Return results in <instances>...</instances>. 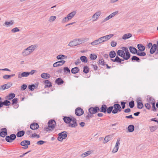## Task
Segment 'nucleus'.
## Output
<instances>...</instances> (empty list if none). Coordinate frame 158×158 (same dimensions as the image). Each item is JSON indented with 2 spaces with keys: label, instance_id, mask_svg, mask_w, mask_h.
<instances>
[{
  "label": "nucleus",
  "instance_id": "nucleus-1",
  "mask_svg": "<svg viewBox=\"0 0 158 158\" xmlns=\"http://www.w3.org/2000/svg\"><path fill=\"white\" fill-rule=\"evenodd\" d=\"M121 49L122 50H119L117 51V54L123 57L124 60H128L131 56L128 48L125 47H122Z\"/></svg>",
  "mask_w": 158,
  "mask_h": 158
},
{
  "label": "nucleus",
  "instance_id": "nucleus-2",
  "mask_svg": "<svg viewBox=\"0 0 158 158\" xmlns=\"http://www.w3.org/2000/svg\"><path fill=\"white\" fill-rule=\"evenodd\" d=\"M38 47L37 44L32 45L29 46L23 50L22 52V55L23 56L30 55Z\"/></svg>",
  "mask_w": 158,
  "mask_h": 158
},
{
  "label": "nucleus",
  "instance_id": "nucleus-3",
  "mask_svg": "<svg viewBox=\"0 0 158 158\" xmlns=\"http://www.w3.org/2000/svg\"><path fill=\"white\" fill-rule=\"evenodd\" d=\"M130 51L132 54H136L138 56H144L146 55V53L144 52L138 51L134 47L130 46L129 48Z\"/></svg>",
  "mask_w": 158,
  "mask_h": 158
},
{
  "label": "nucleus",
  "instance_id": "nucleus-4",
  "mask_svg": "<svg viewBox=\"0 0 158 158\" xmlns=\"http://www.w3.org/2000/svg\"><path fill=\"white\" fill-rule=\"evenodd\" d=\"M56 125L55 121L54 120H51L48 123V127L46 128V131H52L53 130Z\"/></svg>",
  "mask_w": 158,
  "mask_h": 158
},
{
  "label": "nucleus",
  "instance_id": "nucleus-5",
  "mask_svg": "<svg viewBox=\"0 0 158 158\" xmlns=\"http://www.w3.org/2000/svg\"><path fill=\"white\" fill-rule=\"evenodd\" d=\"M82 43V40L80 39L75 40L70 42L69 44L68 45L70 47L76 46Z\"/></svg>",
  "mask_w": 158,
  "mask_h": 158
},
{
  "label": "nucleus",
  "instance_id": "nucleus-6",
  "mask_svg": "<svg viewBox=\"0 0 158 158\" xmlns=\"http://www.w3.org/2000/svg\"><path fill=\"white\" fill-rule=\"evenodd\" d=\"M114 109L112 110V113L115 114L120 112L122 110V108L120 105L118 104H115L113 106Z\"/></svg>",
  "mask_w": 158,
  "mask_h": 158
},
{
  "label": "nucleus",
  "instance_id": "nucleus-7",
  "mask_svg": "<svg viewBox=\"0 0 158 158\" xmlns=\"http://www.w3.org/2000/svg\"><path fill=\"white\" fill-rule=\"evenodd\" d=\"M58 135L57 139L58 141H62L63 139H65L67 136L66 132L65 131L59 133Z\"/></svg>",
  "mask_w": 158,
  "mask_h": 158
},
{
  "label": "nucleus",
  "instance_id": "nucleus-8",
  "mask_svg": "<svg viewBox=\"0 0 158 158\" xmlns=\"http://www.w3.org/2000/svg\"><path fill=\"white\" fill-rule=\"evenodd\" d=\"M16 138V135L14 134H11L10 136H7L6 137V140L8 142L11 143Z\"/></svg>",
  "mask_w": 158,
  "mask_h": 158
},
{
  "label": "nucleus",
  "instance_id": "nucleus-9",
  "mask_svg": "<svg viewBox=\"0 0 158 158\" xmlns=\"http://www.w3.org/2000/svg\"><path fill=\"white\" fill-rule=\"evenodd\" d=\"M89 112L91 114H93L98 112L100 111V109L98 106L94 107H91L89 109Z\"/></svg>",
  "mask_w": 158,
  "mask_h": 158
},
{
  "label": "nucleus",
  "instance_id": "nucleus-10",
  "mask_svg": "<svg viewBox=\"0 0 158 158\" xmlns=\"http://www.w3.org/2000/svg\"><path fill=\"white\" fill-rule=\"evenodd\" d=\"M71 121L72 123H70L69 124V127H75L78 126L76 119L73 117L71 118Z\"/></svg>",
  "mask_w": 158,
  "mask_h": 158
},
{
  "label": "nucleus",
  "instance_id": "nucleus-11",
  "mask_svg": "<svg viewBox=\"0 0 158 158\" xmlns=\"http://www.w3.org/2000/svg\"><path fill=\"white\" fill-rule=\"evenodd\" d=\"M158 48V44H157V42H156V44H154L151 47V48L150 50V53L151 54H153L155 53V54H156V52Z\"/></svg>",
  "mask_w": 158,
  "mask_h": 158
},
{
  "label": "nucleus",
  "instance_id": "nucleus-12",
  "mask_svg": "<svg viewBox=\"0 0 158 158\" xmlns=\"http://www.w3.org/2000/svg\"><path fill=\"white\" fill-rule=\"evenodd\" d=\"M114 35L113 34H110L108 35H106V36H104L102 37H100V39L102 42H105L110 39L112 37H113Z\"/></svg>",
  "mask_w": 158,
  "mask_h": 158
},
{
  "label": "nucleus",
  "instance_id": "nucleus-13",
  "mask_svg": "<svg viewBox=\"0 0 158 158\" xmlns=\"http://www.w3.org/2000/svg\"><path fill=\"white\" fill-rule=\"evenodd\" d=\"M75 113L77 115L81 116L84 113V111L81 108L78 107L75 110Z\"/></svg>",
  "mask_w": 158,
  "mask_h": 158
},
{
  "label": "nucleus",
  "instance_id": "nucleus-14",
  "mask_svg": "<svg viewBox=\"0 0 158 158\" xmlns=\"http://www.w3.org/2000/svg\"><path fill=\"white\" fill-rule=\"evenodd\" d=\"M65 62V60H60L54 63L53 64V66L54 67H56L62 65L63 64H64Z\"/></svg>",
  "mask_w": 158,
  "mask_h": 158
},
{
  "label": "nucleus",
  "instance_id": "nucleus-15",
  "mask_svg": "<svg viewBox=\"0 0 158 158\" xmlns=\"http://www.w3.org/2000/svg\"><path fill=\"white\" fill-rule=\"evenodd\" d=\"M102 42L100 38H99L97 40H95L90 43L91 45L92 46H95L102 43Z\"/></svg>",
  "mask_w": 158,
  "mask_h": 158
},
{
  "label": "nucleus",
  "instance_id": "nucleus-16",
  "mask_svg": "<svg viewBox=\"0 0 158 158\" xmlns=\"http://www.w3.org/2000/svg\"><path fill=\"white\" fill-rule=\"evenodd\" d=\"M7 135V131L6 128H4L1 129L0 133V135L2 137H4Z\"/></svg>",
  "mask_w": 158,
  "mask_h": 158
},
{
  "label": "nucleus",
  "instance_id": "nucleus-17",
  "mask_svg": "<svg viewBox=\"0 0 158 158\" xmlns=\"http://www.w3.org/2000/svg\"><path fill=\"white\" fill-rule=\"evenodd\" d=\"M39 127V125L38 123H34L31 124L30 128L32 130H36L38 129Z\"/></svg>",
  "mask_w": 158,
  "mask_h": 158
},
{
  "label": "nucleus",
  "instance_id": "nucleus-18",
  "mask_svg": "<svg viewBox=\"0 0 158 158\" xmlns=\"http://www.w3.org/2000/svg\"><path fill=\"white\" fill-rule=\"evenodd\" d=\"M101 14L100 11H98L96 12L92 16V18L94 19L93 21H95L99 17Z\"/></svg>",
  "mask_w": 158,
  "mask_h": 158
},
{
  "label": "nucleus",
  "instance_id": "nucleus-19",
  "mask_svg": "<svg viewBox=\"0 0 158 158\" xmlns=\"http://www.w3.org/2000/svg\"><path fill=\"white\" fill-rule=\"evenodd\" d=\"M111 60L113 62H116L117 63H121L122 64L123 63H122L121 62L122 61H124V60L121 59L119 57H118L117 56H116V57L114 59H111Z\"/></svg>",
  "mask_w": 158,
  "mask_h": 158
},
{
  "label": "nucleus",
  "instance_id": "nucleus-20",
  "mask_svg": "<svg viewBox=\"0 0 158 158\" xmlns=\"http://www.w3.org/2000/svg\"><path fill=\"white\" fill-rule=\"evenodd\" d=\"M107 107L106 105H103L100 109L99 111L101 112L106 113L107 111Z\"/></svg>",
  "mask_w": 158,
  "mask_h": 158
},
{
  "label": "nucleus",
  "instance_id": "nucleus-21",
  "mask_svg": "<svg viewBox=\"0 0 158 158\" xmlns=\"http://www.w3.org/2000/svg\"><path fill=\"white\" fill-rule=\"evenodd\" d=\"M137 47L139 52H143L145 49V47L142 44H138L137 45Z\"/></svg>",
  "mask_w": 158,
  "mask_h": 158
},
{
  "label": "nucleus",
  "instance_id": "nucleus-22",
  "mask_svg": "<svg viewBox=\"0 0 158 158\" xmlns=\"http://www.w3.org/2000/svg\"><path fill=\"white\" fill-rule=\"evenodd\" d=\"M63 120L65 123H69V124L71 123L70 122L71 121V118L69 117H64L63 118Z\"/></svg>",
  "mask_w": 158,
  "mask_h": 158
},
{
  "label": "nucleus",
  "instance_id": "nucleus-23",
  "mask_svg": "<svg viewBox=\"0 0 158 158\" xmlns=\"http://www.w3.org/2000/svg\"><path fill=\"white\" fill-rule=\"evenodd\" d=\"M132 35V34L131 33L126 34L123 35L122 39L123 40H126L131 37Z\"/></svg>",
  "mask_w": 158,
  "mask_h": 158
},
{
  "label": "nucleus",
  "instance_id": "nucleus-24",
  "mask_svg": "<svg viewBox=\"0 0 158 158\" xmlns=\"http://www.w3.org/2000/svg\"><path fill=\"white\" fill-rule=\"evenodd\" d=\"M79 69L77 67H75L72 69L71 72L73 74H76L78 73L79 71Z\"/></svg>",
  "mask_w": 158,
  "mask_h": 158
},
{
  "label": "nucleus",
  "instance_id": "nucleus-25",
  "mask_svg": "<svg viewBox=\"0 0 158 158\" xmlns=\"http://www.w3.org/2000/svg\"><path fill=\"white\" fill-rule=\"evenodd\" d=\"M67 58V56L62 54L56 56V58L58 60H64Z\"/></svg>",
  "mask_w": 158,
  "mask_h": 158
},
{
  "label": "nucleus",
  "instance_id": "nucleus-26",
  "mask_svg": "<svg viewBox=\"0 0 158 158\" xmlns=\"http://www.w3.org/2000/svg\"><path fill=\"white\" fill-rule=\"evenodd\" d=\"M64 81L60 78H58L55 81V82L58 85H60L63 83Z\"/></svg>",
  "mask_w": 158,
  "mask_h": 158
},
{
  "label": "nucleus",
  "instance_id": "nucleus-27",
  "mask_svg": "<svg viewBox=\"0 0 158 158\" xmlns=\"http://www.w3.org/2000/svg\"><path fill=\"white\" fill-rule=\"evenodd\" d=\"M14 23L13 20H11L9 22L6 21L4 23V25L7 27H8L13 25Z\"/></svg>",
  "mask_w": 158,
  "mask_h": 158
},
{
  "label": "nucleus",
  "instance_id": "nucleus-28",
  "mask_svg": "<svg viewBox=\"0 0 158 158\" xmlns=\"http://www.w3.org/2000/svg\"><path fill=\"white\" fill-rule=\"evenodd\" d=\"M76 14V12L75 11H73L70 13L67 16V18H68L69 20H70L72 19V18Z\"/></svg>",
  "mask_w": 158,
  "mask_h": 158
},
{
  "label": "nucleus",
  "instance_id": "nucleus-29",
  "mask_svg": "<svg viewBox=\"0 0 158 158\" xmlns=\"http://www.w3.org/2000/svg\"><path fill=\"white\" fill-rule=\"evenodd\" d=\"M127 130L129 132H132L134 130V126L133 125H129L127 127Z\"/></svg>",
  "mask_w": 158,
  "mask_h": 158
},
{
  "label": "nucleus",
  "instance_id": "nucleus-30",
  "mask_svg": "<svg viewBox=\"0 0 158 158\" xmlns=\"http://www.w3.org/2000/svg\"><path fill=\"white\" fill-rule=\"evenodd\" d=\"M30 144V142L29 140H23L20 143V145L21 146H23L25 145H29Z\"/></svg>",
  "mask_w": 158,
  "mask_h": 158
},
{
  "label": "nucleus",
  "instance_id": "nucleus-31",
  "mask_svg": "<svg viewBox=\"0 0 158 158\" xmlns=\"http://www.w3.org/2000/svg\"><path fill=\"white\" fill-rule=\"evenodd\" d=\"M25 134V132L24 131H21L18 132L16 134L18 137H21L23 136Z\"/></svg>",
  "mask_w": 158,
  "mask_h": 158
},
{
  "label": "nucleus",
  "instance_id": "nucleus-32",
  "mask_svg": "<svg viewBox=\"0 0 158 158\" xmlns=\"http://www.w3.org/2000/svg\"><path fill=\"white\" fill-rule=\"evenodd\" d=\"M111 138V137L110 135H108L106 136L104 138V139L103 141V143H106L110 140Z\"/></svg>",
  "mask_w": 158,
  "mask_h": 158
},
{
  "label": "nucleus",
  "instance_id": "nucleus-33",
  "mask_svg": "<svg viewBox=\"0 0 158 158\" xmlns=\"http://www.w3.org/2000/svg\"><path fill=\"white\" fill-rule=\"evenodd\" d=\"M81 60L83 62L86 63L87 62V59L86 57L83 56H81L80 58Z\"/></svg>",
  "mask_w": 158,
  "mask_h": 158
},
{
  "label": "nucleus",
  "instance_id": "nucleus-34",
  "mask_svg": "<svg viewBox=\"0 0 158 158\" xmlns=\"http://www.w3.org/2000/svg\"><path fill=\"white\" fill-rule=\"evenodd\" d=\"M15 97V94L14 93L10 94L8 96L7 99L8 100H11Z\"/></svg>",
  "mask_w": 158,
  "mask_h": 158
},
{
  "label": "nucleus",
  "instance_id": "nucleus-35",
  "mask_svg": "<svg viewBox=\"0 0 158 158\" xmlns=\"http://www.w3.org/2000/svg\"><path fill=\"white\" fill-rule=\"evenodd\" d=\"M110 57L111 58L114 57L116 56V53L114 51H111L109 53Z\"/></svg>",
  "mask_w": 158,
  "mask_h": 158
},
{
  "label": "nucleus",
  "instance_id": "nucleus-36",
  "mask_svg": "<svg viewBox=\"0 0 158 158\" xmlns=\"http://www.w3.org/2000/svg\"><path fill=\"white\" fill-rule=\"evenodd\" d=\"M157 128V126H150L149 127V129L151 132H153L155 131Z\"/></svg>",
  "mask_w": 158,
  "mask_h": 158
},
{
  "label": "nucleus",
  "instance_id": "nucleus-37",
  "mask_svg": "<svg viewBox=\"0 0 158 158\" xmlns=\"http://www.w3.org/2000/svg\"><path fill=\"white\" fill-rule=\"evenodd\" d=\"M45 83L46 84L45 87H46V86L50 87L52 86L51 83L48 80H45Z\"/></svg>",
  "mask_w": 158,
  "mask_h": 158
},
{
  "label": "nucleus",
  "instance_id": "nucleus-38",
  "mask_svg": "<svg viewBox=\"0 0 158 158\" xmlns=\"http://www.w3.org/2000/svg\"><path fill=\"white\" fill-rule=\"evenodd\" d=\"M91 154V152L90 151H88L85 153L82 154L81 155V156L82 157H85V156L89 155Z\"/></svg>",
  "mask_w": 158,
  "mask_h": 158
},
{
  "label": "nucleus",
  "instance_id": "nucleus-39",
  "mask_svg": "<svg viewBox=\"0 0 158 158\" xmlns=\"http://www.w3.org/2000/svg\"><path fill=\"white\" fill-rule=\"evenodd\" d=\"M148 102L152 104L155 103V100L153 98L150 97L148 100Z\"/></svg>",
  "mask_w": 158,
  "mask_h": 158
},
{
  "label": "nucleus",
  "instance_id": "nucleus-40",
  "mask_svg": "<svg viewBox=\"0 0 158 158\" xmlns=\"http://www.w3.org/2000/svg\"><path fill=\"white\" fill-rule=\"evenodd\" d=\"M3 106H9L10 104V102L8 100H6L4 102H2Z\"/></svg>",
  "mask_w": 158,
  "mask_h": 158
},
{
  "label": "nucleus",
  "instance_id": "nucleus-41",
  "mask_svg": "<svg viewBox=\"0 0 158 158\" xmlns=\"http://www.w3.org/2000/svg\"><path fill=\"white\" fill-rule=\"evenodd\" d=\"M143 107V105L142 102H138L137 103V107L139 109H142Z\"/></svg>",
  "mask_w": 158,
  "mask_h": 158
},
{
  "label": "nucleus",
  "instance_id": "nucleus-42",
  "mask_svg": "<svg viewBox=\"0 0 158 158\" xmlns=\"http://www.w3.org/2000/svg\"><path fill=\"white\" fill-rule=\"evenodd\" d=\"M113 107V106H110L108 108H107V113L108 114H110L111 112H112Z\"/></svg>",
  "mask_w": 158,
  "mask_h": 158
},
{
  "label": "nucleus",
  "instance_id": "nucleus-43",
  "mask_svg": "<svg viewBox=\"0 0 158 158\" xmlns=\"http://www.w3.org/2000/svg\"><path fill=\"white\" fill-rule=\"evenodd\" d=\"M131 59L132 61L135 60L136 61L139 62L140 60V59L138 57L135 56H133Z\"/></svg>",
  "mask_w": 158,
  "mask_h": 158
},
{
  "label": "nucleus",
  "instance_id": "nucleus-44",
  "mask_svg": "<svg viewBox=\"0 0 158 158\" xmlns=\"http://www.w3.org/2000/svg\"><path fill=\"white\" fill-rule=\"evenodd\" d=\"M83 72L86 74L89 72V69L87 66H86L84 67Z\"/></svg>",
  "mask_w": 158,
  "mask_h": 158
},
{
  "label": "nucleus",
  "instance_id": "nucleus-45",
  "mask_svg": "<svg viewBox=\"0 0 158 158\" xmlns=\"http://www.w3.org/2000/svg\"><path fill=\"white\" fill-rule=\"evenodd\" d=\"M64 73H70V71L68 67H64Z\"/></svg>",
  "mask_w": 158,
  "mask_h": 158
},
{
  "label": "nucleus",
  "instance_id": "nucleus-46",
  "mask_svg": "<svg viewBox=\"0 0 158 158\" xmlns=\"http://www.w3.org/2000/svg\"><path fill=\"white\" fill-rule=\"evenodd\" d=\"M30 75L29 72H24L22 73L23 77H27Z\"/></svg>",
  "mask_w": 158,
  "mask_h": 158
},
{
  "label": "nucleus",
  "instance_id": "nucleus-47",
  "mask_svg": "<svg viewBox=\"0 0 158 158\" xmlns=\"http://www.w3.org/2000/svg\"><path fill=\"white\" fill-rule=\"evenodd\" d=\"M28 87L29 89L31 90V91H33L34 90L35 87V85L32 84L29 85Z\"/></svg>",
  "mask_w": 158,
  "mask_h": 158
},
{
  "label": "nucleus",
  "instance_id": "nucleus-48",
  "mask_svg": "<svg viewBox=\"0 0 158 158\" xmlns=\"http://www.w3.org/2000/svg\"><path fill=\"white\" fill-rule=\"evenodd\" d=\"M67 16H66L61 21V23H64L66 22H68L69 20L68 18H67Z\"/></svg>",
  "mask_w": 158,
  "mask_h": 158
},
{
  "label": "nucleus",
  "instance_id": "nucleus-49",
  "mask_svg": "<svg viewBox=\"0 0 158 158\" xmlns=\"http://www.w3.org/2000/svg\"><path fill=\"white\" fill-rule=\"evenodd\" d=\"M135 106L134 102L133 101L129 102V106L131 108H133Z\"/></svg>",
  "mask_w": 158,
  "mask_h": 158
},
{
  "label": "nucleus",
  "instance_id": "nucleus-50",
  "mask_svg": "<svg viewBox=\"0 0 158 158\" xmlns=\"http://www.w3.org/2000/svg\"><path fill=\"white\" fill-rule=\"evenodd\" d=\"M11 31L13 33H15L16 32L19 31V30L18 27H16L12 29L11 30Z\"/></svg>",
  "mask_w": 158,
  "mask_h": 158
},
{
  "label": "nucleus",
  "instance_id": "nucleus-51",
  "mask_svg": "<svg viewBox=\"0 0 158 158\" xmlns=\"http://www.w3.org/2000/svg\"><path fill=\"white\" fill-rule=\"evenodd\" d=\"M90 58L91 59L95 60L97 58V56L96 55L92 54L90 55Z\"/></svg>",
  "mask_w": 158,
  "mask_h": 158
},
{
  "label": "nucleus",
  "instance_id": "nucleus-52",
  "mask_svg": "<svg viewBox=\"0 0 158 158\" xmlns=\"http://www.w3.org/2000/svg\"><path fill=\"white\" fill-rule=\"evenodd\" d=\"M5 85L6 86V89H8L12 86V84L11 82H9L7 84H5Z\"/></svg>",
  "mask_w": 158,
  "mask_h": 158
},
{
  "label": "nucleus",
  "instance_id": "nucleus-53",
  "mask_svg": "<svg viewBox=\"0 0 158 158\" xmlns=\"http://www.w3.org/2000/svg\"><path fill=\"white\" fill-rule=\"evenodd\" d=\"M56 17L54 16H51L49 20V21H54L56 19Z\"/></svg>",
  "mask_w": 158,
  "mask_h": 158
},
{
  "label": "nucleus",
  "instance_id": "nucleus-54",
  "mask_svg": "<svg viewBox=\"0 0 158 158\" xmlns=\"http://www.w3.org/2000/svg\"><path fill=\"white\" fill-rule=\"evenodd\" d=\"M149 102L146 103L145 104V106L148 110H150L151 108V105Z\"/></svg>",
  "mask_w": 158,
  "mask_h": 158
},
{
  "label": "nucleus",
  "instance_id": "nucleus-55",
  "mask_svg": "<svg viewBox=\"0 0 158 158\" xmlns=\"http://www.w3.org/2000/svg\"><path fill=\"white\" fill-rule=\"evenodd\" d=\"M99 64H101L102 65H104L105 64V62L104 61V60L103 59H102L99 61Z\"/></svg>",
  "mask_w": 158,
  "mask_h": 158
},
{
  "label": "nucleus",
  "instance_id": "nucleus-56",
  "mask_svg": "<svg viewBox=\"0 0 158 158\" xmlns=\"http://www.w3.org/2000/svg\"><path fill=\"white\" fill-rule=\"evenodd\" d=\"M18 99L17 98H15L13 99L12 100V105L16 104L18 102Z\"/></svg>",
  "mask_w": 158,
  "mask_h": 158
},
{
  "label": "nucleus",
  "instance_id": "nucleus-57",
  "mask_svg": "<svg viewBox=\"0 0 158 158\" xmlns=\"http://www.w3.org/2000/svg\"><path fill=\"white\" fill-rule=\"evenodd\" d=\"M118 13V11H116L113 12L110 14L109 15L110 17L112 18L114 17L115 15H116Z\"/></svg>",
  "mask_w": 158,
  "mask_h": 158
},
{
  "label": "nucleus",
  "instance_id": "nucleus-58",
  "mask_svg": "<svg viewBox=\"0 0 158 158\" xmlns=\"http://www.w3.org/2000/svg\"><path fill=\"white\" fill-rule=\"evenodd\" d=\"M31 137L32 138L36 137L37 138H38L40 137V136L39 135L36 133H34L32 134Z\"/></svg>",
  "mask_w": 158,
  "mask_h": 158
},
{
  "label": "nucleus",
  "instance_id": "nucleus-59",
  "mask_svg": "<svg viewBox=\"0 0 158 158\" xmlns=\"http://www.w3.org/2000/svg\"><path fill=\"white\" fill-rule=\"evenodd\" d=\"M6 89V87L5 84H4L0 87V90H3Z\"/></svg>",
  "mask_w": 158,
  "mask_h": 158
},
{
  "label": "nucleus",
  "instance_id": "nucleus-60",
  "mask_svg": "<svg viewBox=\"0 0 158 158\" xmlns=\"http://www.w3.org/2000/svg\"><path fill=\"white\" fill-rule=\"evenodd\" d=\"M45 142L43 140H40L37 142V144L38 145H42Z\"/></svg>",
  "mask_w": 158,
  "mask_h": 158
},
{
  "label": "nucleus",
  "instance_id": "nucleus-61",
  "mask_svg": "<svg viewBox=\"0 0 158 158\" xmlns=\"http://www.w3.org/2000/svg\"><path fill=\"white\" fill-rule=\"evenodd\" d=\"M46 75H47V73H43L41 75V77L43 78L46 79Z\"/></svg>",
  "mask_w": 158,
  "mask_h": 158
},
{
  "label": "nucleus",
  "instance_id": "nucleus-62",
  "mask_svg": "<svg viewBox=\"0 0 158 158\" xmlns=\"http://www.w3.org/2000/svg\"><path fill=\"white\" fill-rule=\"evenodd\" d=\"M111 18L110 17V16L109 15L105 19H104L103 20L102 22H105L108 20H109Z\"/></svg>",
  "mask_w": 158,
  "mask_h": 158
},
{
  "label": "nucleus",
  "instance_id": "nucleus-63",
  "mask_svg": "<svg viewBox=\"0 0 158 158\" xmlns=\"http://www.w3.org/2000/svg\"><path fill=\"white\" fill-rule=\"evenodd\" d=\"M126 102H121V104L122 106V108L123 109H124L125 107Z\"/></svg>",
  "mask_w": 158,
  "mask_h": 158
},
{
  "label": "nucleus",
  "instance_id": "nucleus-64",
  "mask_svg": "<svg viewBox=\"0 0 158 158\" xmlns=\"http://www.w3.org/2000/svg\"><path fill=\"white\" fill-rule=\"evenodd\" d=\"M111 45L112 47H114L116 45L117 43L114 41H112L111 42Z\"/></svg>",
  "mask_w": 158,
  "mask_h": 158
}]
</instances>
